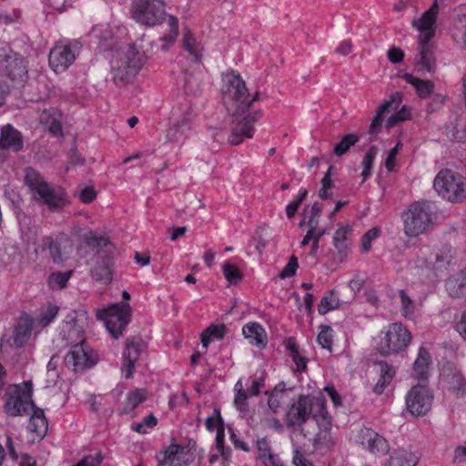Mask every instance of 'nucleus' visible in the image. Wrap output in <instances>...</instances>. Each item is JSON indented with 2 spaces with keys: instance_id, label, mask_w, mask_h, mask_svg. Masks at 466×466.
Returning a JSON list of instances; mask_svg holds the SVG:
<instances>
[{
  "instance_id": "1",
  "label": "nucleus",
  "mask_w": 466,
  "mask_h": 466,
  "mask_svg": "<svg viewBox=\"0 0 466 466\" xmlns=\"http://www.w3.org/2000/svg\"><path fill=\"white\" fill-rule=\"evenodd\" d=\"M310 415L319 428V431L315 437L316 444H330L332 442L331 417L327 410L325 397L322 396V393L314 397L299 396L287 412V423L289 426H301Z\"/></svg>"
},
{
  "instance_id": "2",
  "label": "nucleus",
  "mask_w": 466,
  "mask_h": 466,
  "mask_svg": "<svg viewBox=\"0 0 466 466\" xmlns=\"http://www.w3.org/2000/svg\"><path fill=\"white\" fill-rule=\"evenodd\" d=\"M221 95L224 104L233 109L231 116H252L254 103L259 96L257 92L250 98L245 80L236 70L222 74Z\"/></svg>"
},
{
  "instance_id": "3",
  "label": "nucleus",
  "mask_w": 466,
  "mask_h": 466,
  "mask_svg": "<svg viewBox=\"0 0 466 466\" xmlns=\"http://www.w3.org/2000/svg\"><path fill=\"white\" fill-rule=\"evenodd\" d=\"M147 51L144 46L135 44L127 52L111 62V78L118 87L127 86L133 82L147 60Z\"/></svg>"
},
{
  "instance_id": "4",
  "label": "nucleus",
  "mask_w": 466,
  "mask_h": 466,
  "mask_svg": "<svg viewBox=\"0 0 466 466\" xmlns=\"http://www.w3.org/2000/svg\"><path fill=\"white\" fill-rule=\"evenodd\" d=\"M25 180L35 200L46 205L52 210L66 205V198L64 190L50 187L35 169L25 170Z\"/></svg>"
},
{
  "instance_id": "5",
  "label": "nucleus",
  "mask_w": 466,
  "mask_h": 466,
  "mask_svg": "<svg viewBox=\"0 0 466 466\" xmlns=\"http://www.w3.org/2000/svg\"><path fill=\"white\" fill-rule=\"evenodd\" d=\"M451 257V248L449 247L433 251L431 247L423 246L420 248L416 259L411 262V266L426 271V277L431 281L448 269Z\"/></svg>"
},
{
  "instance_id": "6",
  "label": "nucleus",
  "mask_w": 466,
  "mask_h": 466,
  "mask_svg": "<svg viewBox=\"0 0 466 466\" xmlns=\"http://www.w3.org/2000/svg\"><path fill=\"white\" fill-rule=\"evenodd\" d=\"M404 232L409 237H418L430 230L433 223L432 207L428 201L410 204L402 214Z\"/></svg>"
},
{
  "instance_id": "7",
  "label": "nucleus",
  "mask_w": 466,
  "mask_h": 466,
  "mask_svg": "<svg viewBox=\"0 0 466 466\" xmlns=\"http://www.w3.org/2000/svg\"><path fill=\"white\" fill-rule=\"evenodd\" d=\"M412 339L411 332L401 322H393L384 327L380 334L378 351L385 356L404 351Z\"/></svg>"
},
{
  "instance_id": "8",
  "label": "nucleus",
  "mask_w": 466,
  "mask_h": 466,
  "mask_svg": "<svg viewBox=\"0 0 466 466\" xmlns=\"http://www.w3.org/2000/svg\"><path fill=\"white\" fill-rule=\"evenodd\" d=\"M34 409L32 384L25 381L10 386L6 391L5 411L10 416L28 414Z\"/></svg>"
},
{
  "instance_id": "9",
  "label": "nucleus",
  "mask_w": 466,
  "mask_h": 466,
  "mask_svg": "<svg viewBox=\"0 0 466 466\" xmlns=\"http://www.w3.org/2000/svg\"><path fill=\"white\" fill-rule=\"evenodd\" d=\"M4 72L7 78L13 83L14 87H23V96L25 99L31 101H38L43 98L42 95L38 92L34 94L32 96L26 97V92H29V87L32 83L25 85L27 79V66L24 57L17 53L11 51L5 56L4 61Z\"/></svg>"
},
{
  "instance_id": "10",
  "label": "nucleus",
  "mask_w": 466,
  "mask_h": 466,
  "mask_svg": "<svg viewBox=\"0 0 466 466\" xmlns=\"http://www.w3.org/2000/svg\"><path fill=\"white\" fill-rule=\"evenodd\" d=\"M89 325L87 312L83 309L69 312L64 319L59 336L66 345L84 343L86 330Z\"/></svg>"
},
{
  "instance_id": "11",
  "label": "nucleus",
  "mask_w": 466,
  "mask_h": 466,
  "mask_svg": "<svg viewBox=\"0 0 466 466\" xmlns=\"http://www.w3.org/2000/svg\"><path fill=\"white\" fill-rule=\"evenodd\" d=\"M35 251L37 255L48 251L53 262L60 264L69 258L74 251V244L66 234L59 233L56 236L42 237Z\"/></svg>"
},
{
  "instance_id": "12",
  "label": "nucleus",
  "mask_w": 466,
  "mask_h": 466,
  "mask_svg": "<svg viewBox=\"0 0 466 466\" xmlns=\"http://www.w3.org/2000/svg\"><path fill=\"white\" fill-rule=\"evenodd\" d=\"M131 15L141 25H159L166 16L165 3L163 0H134Z\"/></svg>"
},
{
  "instance_id": "13",
  "label": "nucleus",
  "mask_w": 466,
  "mask_h": 466,
  "mask_svg": "<svg viewBox=\"0 0 466 466\" xmlns=\"http://www.w3.org/2000/svg\"><path fill=\"white\" fill-rule=\"evenodd\" d=\"M130 316L131 309L127 303L113 304L96 312V317L104 321L106 329L115 339L122 335L130 320Z\"/></svg>"
},
{
  "instance_id": "14",
  "label": "nucleus",
  "mask_w": 466,
  "mask_h": 466,
  "mask_svg": "<svg viewBox=\"0 0 466 466\" xmlns=\"http://www.w3.org/2000/svg\"><path fill=\"white\" fill-rule=\"evenodd\" d=\"M433 187L439 196L449 201H456L465 196L466 183L463 177L451 170L440 171Z\"/></svg>"
},
{
  "instance_id": "15",
  "label": "nucleus",
  "mask_w": 466,
  "mask_h": 466,
  "mask_svg": "<svg viewBox=\"0 0 466 466\" xmlns=\"http://www.w3.org/2000/svg\"><path fill=\"white\" fill-rule=\"evenodd\" d=\"M205 425L209 431H216V449L209 457V462L213 464L219 461L221 466H228L231 451L224 446L225 428L220 411L214 410L212 415L206 419Z\"/></svg>"
},
{
  "instance_id": "16",
  "label": "nucleus",
  "mask_w": 466,
  "mask_h": 466,
  "mask_svg": "<svg viewBox=\"0 0 466 466\" xmlns=\"http://www.w3.org/2000/svg\"><path fill=\"white\" fill-rule=\"evenodd\" d=\"M80 50L77 41L57 43L49 53L48 63L56 74L65 72L76 60Z\"/></svg>"
},
{
  "instance_id": "17",
  "label": "nucleus",
  "mask_w": 466,
  "mask_h": 466,
  "mask_svg": "<svg viewBox=\"0 0 466 466\" xmlns=\"http://www.w3.org/2000/svg\"><path fill=\"white\" fill-rule=\"evenodd\" d=\"M433 394L427 384L412 387L406 395L407 410L413 416H424L431 409Z\"/></svg>"
},
{
  "instance_id": "18",
  "label": "nucleus",
  "mask_w": 466,
  "mask_h": 466,
  "mask_svg": "<svg viewBox=\"0 0 466 466\" xmlns=\"http://www.w3.org/2000/svg\"><path fill=\"white\" fill-rule=\"evenodd\" d=\"M354 441L370 453L380 457L390 451L389 441L370 428H362L354 436Z\"/></svg>"
},
{
  "instance_id": "19",
  "label": "nucleus",
  "mask_w": 466,
  "mask_h": 466,
  "mask_svg": "<svg viewBox=\"0 0 466 466\" xmlns=\"http://www.w3.org/2000/svg\"><path fill=\"white\" fill-rule=\"evenodd\" d=\"M157 466H187L193 456L187 446L172 442L157 453Z\"/></svg>"
},
{
  "instance_id": "20",
  "label": "nucleus",
  "mask_w": 466,
  "mask_h": 466,
  "mask_svg": "<svg viewBox=\"0 0 466 466\" xmlns=\"http://www.w3.org/2000/svg\"><path fill=\"white\" fill-rule=\"evenodd\" d=\"M438 15L439 5L438 1L435 0L420 17L411 22L412 27L420 32V41H431L434 37Z\"/></svg>"
},
{
  "instance_id": "21",
  "label": "nucleus",
  "mask_w": 466,
  "mask_h": 466,
  "mask_svg": "<svg viewBox=\"0 0 466 466\" xmlns=\"http://www.w3.org/2000/svg\"><path fill=\"white\" fill-rule=\"evenodd\" d=\"M432 370V357L430 350L423 344L420 345L411 368V377L419 381V384H427Z\"/></svg>"
},
{
  "instance_id": "22",
  "label": "nucleus",
  "mask_w": 466,
  "mask_h": 466,
  "mask_svg": "<svg viewBox=\"0 0 466 466\" xmlns=\"http://www.w3.org/2000/svg\"><path fill=\"white\" fill-rule=\"evenodd\" d=\"M71 349L66 356L65 362L75 371L89 368L94 364L88 346L84 343L70 345Z\"/></svg>"
},
{
  "instance_id": "23",
  "label": "nucleus",
  "mask_w": 466,
  "mask_h": 466,
  "mask_svg": "<svg viewBox=\"0 0 466 466\" xmlns=\"http://www.w3.org/2000/svg\"><path fill=\"white\" fill-rule=\"evenodd\" d=\"M254 133V118H236L233 122L228 142L231 145H239L245 138H249Z\"/></svg>"
},
{
  "instance_id": "24",
  "label": "nucleus",
  "mask_w": 466,
  "mask_h": 466,
  "mask_svg": "<svg viewBox=\"0 0 466 466\" xmlns=\"http://www.w3.org/2000/svg\"><path fill=\"white\" fill-rule=\"evenodd\" d=\"M35 326L34 319L29 315L20 316L14 330V343L16 347H23L27 343L31 337L32 330Z\"/></svg>"
},
{
  "instance_id": "25",
  "label": "nucleus",
  "mask_w": 466,
  "mask_h": 466,
  "mask_svg": "<svg viewBox=\"0 0 466 466\" xmlns=\"http://www.w3.org/2000/svg\"><path fill=\"white\" fill-rule=\"evenodd\" d=\"M418 462L419 457L414 452L399 448L390 453L383 466H416Z\"/></svg>"
},
{
  "instance_id": "26",
  "label": "nucleus",
  "mask_w": 466,
  "mask_h": 466,
  "mask_svg": "<svg viewBox=\"0 0 466 466\" xmlns=\"http://www.w3.org/2000/svg\"><path fill=\"white\" fill-rule=\"evenodd\" d=\"M420 70L432 73L436 68L434 47L431 41H420V53L417 60Z\"/></svg>"
},
{
  "instance_id": "27",
  "label": "nucleus",
  "mask_w": 466,
  "mask_h": 466,
  "mask_svg": "<svg viewBox=\"0 0 466 466\" xmlns=\"http://www.w3.org/2000/svg\"><path fill=\"white\" fill-rule=\"evenodd\" d=\"M141 352L140 344L137 342H127V348L123 353V375L128 379L133 374L135 363L138 360Z\"/></svg>"
},
{
  "instance_id": "28",
  "label": "nucleus",
  "mask_w": 466,
  "mask_h": 466,
  "mask_svg": "<svg viewBox=\"0 0 466 466\" xmlns=\"http://www.w3.org/2000/svg\"><path fill=\"white\" fill-rule=\"evenodd\" d=\"M242 334L252 345L264 348L267 345V333L264 328L256 322L248 323L242 328Z\"/></svg>"
},
{
  "instance_id": "29",
  "label": "nucleus",
  "mask_w": 466,
  "mask_h": 466,
  "mask_svg": "<svg viewBox=\"0 0 466 466\" xmlns=\"http://www.w3.org/2000/svg\"><path fill=\"white\" fill-rule=\"evenodd\" d=\"M401 101L402 96L400 92L390 95L389 99L380 105L374 116H384L387 114H391L390 116H400L398 113L405 111L406 107L405 106L400 107Z\"/></svg>"
},
{
  "instance_id": "30",
  "label": "nucleus",
  "mask_w": 466,
  "mask_h": 466,
  "mask_svg": "<svg viewBox=\"0 0 466 466\" xmlns=\"http://www.w3.org/2000/svg\"><path fill=\"white\" fill-rule=\"evenodd\" d=\"M167 24V32L159 37L158 41L161 46L158 48L166 51L177 40L178 35V20L173 15H167L164 18Z\"/></svg>"
},
{
  "instance_id": "31",
  "label": "nucleus",
  "mask_w": 466,
  "mask_h": 466,
  "mask_svg": "<svg viewBox=\"0 0 466 466\" xmlns=\"http://www.w3.org/2000/svg\"><path fill=\"white\" fill-rule=\"evenodd\" d=\"M22 147L23 141L17 130L13 128L10 125H6L1 129L0 147L18 151Z\"/></svg>"
},
{
  "instance_id": "32",
  "label": "nucleus",
  "mask_w": 466,
  "mask_h": 466,
  "mask_svg": "<svg viewBox=\"0 0 466 466\" xmlns=\"http://www.w3.org/2000/svg\"><path fill=\"white\" fill-rule=\"evenodd\" d=\"M445 287L448 294L452 298L466 296V269L450 277Z\"/></svg>"
},
{
  "instance_id": "33",
  "label": "nucleus",
  "mask_w": 466,
  "mask_h": 466,
  "mask_svg": "<svg viewBox=\"0 0 466 466\" xmlns=\"http://www.w3.org/2000/svg\"><path fill=\"white\" fill-rule=\"evenodd\" d=\"M89 36L91 38L96 39V49H97L98 51L102 52L110 48L112 32L108 29V25H99L94 26L89 33Z\"/></svg>"
},
{
  "instance_id": "34",
  "label": "nucleus",
  "mask_w": 466,
  "mask_h": 466,
  "mask_svg": "<svg viewBox=\"0 0 466 466\" xmlns=\"http://www.w3.org/2000/svg\"><path fill=\"white\" fill-rule=\"evenodd\" d=\"M379 368L380 378L375 384L373 390L377 394H381L391 382L396 371L395 369L387 362L379 363Z\"/></svg>"
},
{
  "instance_id": "35",
  "label": "nucleus",
  "mask_w": 466,
  "mask_h": 466,
  "mask_svg": "<svg viewBox=\"0 0 466 466\" xmlns=\"http://www.w3.org/2000/svg\"><path fill=\"white\" fill-rule=\"evenodd\" d=\"M403 78L415 88L420 98L428 97L434 91V84L430 80L420 79L411 74L403 75Z\"/></svg>"
},
{
  "instance_id": "36",
  "label": "nucleus",
  "mask_w": 466,
  "mask_h": 466,
  "mask_svg": "<svg viewBox=\"0 0 466 466\" xmlns=\"http://www.w3.org/2000/svg\"><path fill=\"white\" fill-rule=\"evenodd\" d=\"M29 423L28 430L36 434V437L43 438L47 431V421L45 418L44 411L34 407Z\"/></svg>"
},
{
  "instance_id": "37",
  "label": "nucleus",
  "mask_w": 466,
  "mask_h": 466,
  "mask_svg": "<svg viewBox=\"0 0 466 466\" xmlns=\"http://www.w3.org/2000/svg\"><path fill=\"white\" fill-rule=\"evenodd\" d=\"M451 35L456 44L466 49V5L458 14Z\"/></svg>"
},
{
  "instance_id": "38",
  "label": "nucleus",
  "mask_w": 466,
  "mask_h": 466,
  "mask_svg": "<svg viewBox=\"0 0 466 466\" xmlns=\"http://www.w3.org/2000/svg\"><path fill=\"white\" fill-rule=\"evenodd\" d=\"M182 41L184 49L189 54L191 60L198 62L201 57L202 46L188 29L184 30Z\"/></svg>"
},
{
  "instance_id": "39",
  "label": "nucleus",
  "mask_w": 466,
  "mask_h": 466,
  "mask_svg": "<svg viewBox=\"0 0 466 466\" xmlns=\"http://www.w3.org/2000/svg\"><path fill=\"white\" fill-rule=\"evenodd\" d=\"M289 400V392L283 383L277 385L270 392L268 400V408L274 412H278L282 404Z\"/></svg>"
},
{
  "instance_id": "40",
  "label": "nucleus",
  "mask_w": 466,
  "mask_h": 466,
  "mask_svg": "<svg viewBox=\"0 0 466 466\" xmlns=\"http://www.w3.org/2000/svg\"><path fill=\"white\" fill-rule=\"evenodd\" d=\"M400 312L405 319H411L415 317L418 309L417 302L410 297L406 290L399 292Z\"/></svg>"
},
{
  "instance_id": "41",
  "label": "nucleus",
  "mask_w": 466,
  "mask_h": 466,
  "mask_svg": "<svg viewBox=\"0 0 466 466\" xmlns=\"http://www.w3.org/2000/svg\"><path fill=\"white\" fill-rule=\"evenodd\" d=\"M72 275V270L52 272L47 278V286L53 290L63 289L66 287Z\"/></svg>"
},
{
  "instance_id": "42",
  "label": "nucleus",
  "mask_w": 466,
  "mask_h": 466,
  "mask_svg": "<svg viewBox=\"0 0 466 466\" xmlns=\"http://www.w3.org/2000/svg\"><path fill=\"white\" fill-rule=\"evenodd\" d=\"M340 299L337 291L329 290L321 299L318 310L320 315H325L328 312L338 309L340 306Z\"/></svg>"
},
{
  "instance_id": "43",
  "label": "nucleus",
  "mask_w": 466,
  "mask_h": 466,
  "mask_svg": "<svg viewBox=\"0 0 466 466\" xmlns=\"http://www.w3.org/2000/svg\"><path fill=\"white\" fill-rule=\"evenodd\" d=\"M59 311V308L52 303H48L45 305L38 314V316L34 319L35 326L46 327L54 321L57 313Z\"/></svg>"
},
{
  "instance_id": "44",
  "label": "nucleus",
  "mask_w": 466,
  "mask_h": 466,
  "mask_svg": "<svg viewBox=\"0 0 466 466\" xmlns=\"http://www.w3.org/2000/svg\"><path fill=\"white\" fill-rule=\"evenodd\" d=\"M351 231L352 228L350 225L341 226L336 230L333 237V245L339 253H343L348 249L350 246L348 237Z\"/></svg>"
},
{
  "instance_id": "45",
  "label": "nucleus",
  "mask_w": 466,
  "mask_h": 466,
  "mask_svg": "<svg viewBox=\"0 0 466 466\" xmlns=\"http://www.w3.org/2000/svg\"><path fill=\"white\" fill-rule=\"evenodd\" d=\"M92 277L102 283L108 284L112 280L111 263L108 258L103 259L92 270Z\"/></svg>"
},
{
  "instance_id": "46",
  "label": "nucleus",
  "mask_w": 466,
  "mask_h": 466,
  "mask_svg": "<svg viewBox=\"0 0 466 466\" xmlns=\"http://www.w3.org/2000/svg\"><path fill=\"white\" fill-rule=\"evenodd\" d=\"M222 271L225 279L230 285H237L243 278L240 269L231 261H225L222 264Z\"/></svg>"
},
{
  "instance_id": "47",
  "label": "nucleus",
  "mask_w": 466,
  "mask_h": 466,
  "mask_svg": "<svg viewBox=\"0 0 466 466\" xmlns=\"http://www.w3.org/2000/svg\"><path fill=\"white\" fill-rule=\"evenodd\" d=\"M147 391L145 390L137 389L130 391L127 397V402L124 407V411L129 413L141 402L147 399Z\"/></svg>"
},
{
  "instance_id": "48",
  "label": "nucleus",
  "mask_w": 466,
  "mask_h": 466,
  "mask_svg": "<svg viewBox=\"0 0 466 466\" xmlns=\"http://www.w3.org/2000/svg\"><path fill=\"white\" fill-rule=\"evenodd\" d=\"M448 389L459 396L466 394V380L461 373L455 372L448 379Z\"/></svg>"
},
{
  "instance_id": "49",
  "label": "nucleus",
  "mask_w": 466,
  "mask_h": 466,
  "mask_svg": "<svg viewBox=\"0 0 466 466\" xmlns=\"http://www.w3.org/2000/svg\"><path fill=\"white\" fill-rule=\"evenodd\" d=\"M378 155V148L375 146L370 147L361 162V177L365 181L370 176V170L373 166L374 160Z\"/></svg>"
},
{
  "instance_id": "50",
  "label": "nucleus",
  "mask_w": 466,
  "mask_h": 466,
  "mask_svg": "<svg viewBox=\"0 0 466 466\" xmlns=\"http://www.w3.org/2000/svg\"><path fill=\"white\" fill-rule=\"evenodd\" d=\"M465 118H455L451 122L452 128L448 130V136L458 141L466 139V121Z\"/></svg>"
},
{
  "instance_id": "51",
  "label": "nucleus",
  "mask_w": 466,
  "mask_h": 466,
  "mask_svg": "<svg viewBox=\"0 0 466 466\" xmlns=\"http://www.w3.org/2000/svg\"><path fill=\"white\" fill-rule=\"evenodd\" d=\"M359 140V137L355 134H348L344 136L341 140L335 145L334 154L338 157L344 155L353 145Z\"/></svg>"
},
{
  "instance_id": "52",
  "label": "nucleus",
  "mask_w": 466,
  "mask_h": 466,
  "mask_svg": "<svg viewBox=\"0 0 466 466\" xmlns=\"http://www.w3.org/2000/svg\"><path fill=\"white\" fill-rule=\"evenodd\" d=\"M234 390L236 391L235 398H234V404L236 408L240 410L244 411L247 410V400L248 392H246L243 389V385L240 380L237 381V383L234 386Z\"/></svg>"
},
{
  "instance_id": "53",
  "label": "nucleus",
  "mask_w": 466,
  "mask_h": 466,
  "mask_svg": "<svg viewBox=\"0 0 466 466\" xmlns=\"http://www.w3.org/2000/svg\"><path fill=\"white\" fill-rule=\"evenodd\" d=\"M184 89L187 95L196 96L200 90V83L198 77L194 74L184 75Z\"/></svg>"
},
{
  "instance_id": "54",
  "label": "nucleus",
  "mask_w": 466,
  "mask_h": 466,
  "mask_svg": "<svg viewBox=\"0 0 466 466\" xmlns=\"http://www.w3.org/2000/svg\"><path fill=\"white\" fill-rule=\"evenodd\" d=\"M333 338V329L329 326H321L320 330L317 337L318 343L329 350H331V343Z\"/></svg>"
},
{
  "instance_id": "55",
  "label": "nucleus",
  "mask_w": 466,
  "mask_h": 466,
  "mask_svg": "<svg viewBox=\"0 0 466 466\" xmlns=\"http://www.w3.org/2000/svg\"><path fill=\"white\" fill-rule=\"evenodd\" d=\"M157 418L153 414H149L144 418L141 422H137L132 425V430L141 434H147L148 430L154 428L157 425Z\"/></svg>"
},
{
  "instance_id": "56",
  "label": "nucleus",
  "mask_w": 466,
  "mask_h": 466,
  "mask_svg": "<svg viewBox=\"0 0 466 466\" xmlns=\"http://www.w3.org/2000/svg\"><path fill=\"white\" fill-rule=\"evenodd\" d=\"M380 229L378 227L368 230L361 238V250L363 252H368L371 248L372 241L377 239L380 237Z\"/></svg>"
},
{
  "instance_id": "57",
  "label": "nucleus",
  "mask_w": 466,
  "mask_h": 466,
  "mask_svg": "<svg viewBox=\"0 0 466 466\" xmlns=\"http://www.w3.org/2000/svg\"><path fill=\"white\" fill-rule=\"evenodd\" d=\"M84 240L90 247H106L108 239L104 236H99L93 231L86 232L84 236Z\"/></svg>"
},
{
  "instance_id": "58",
  "label": "nucleus",
  "mask_w": 466,
  "mask_h": 466,
  "mask_svg": "<svg viewBox=\"0 0 466 466\" xmlns=\"http://www.w3.org/2000/svg\"><path fill=\"white\" fill-rule=\"evenodd\" d=\"M213 337L221 338L222 330L218 326H210L201 336V343L204 348H208Z\"/></svg>"
},
{
  "instance_id": "59",
  "label": "nucleus",
  "mask_w": 466,
  "mask_h": 466,
  "mask_svg": "<svg viewBox=\"0 0 466 466\" xmlns=\"http://www.w3.org/2000/svg\"><path fill=\"white\" fill-rule=\"evenodd\" d=\"M298 268H299L298 259L295 256H292L289 258L288 264L284 267V268L279 273V279H285L293 277L296 274Z\"/></svg>"
},
{
  "instance_id": "60",
  "label": "nucleus",
  "mask_w": 466,
  "mask_h": 466,
  "mask_svg": "<svg viewBox=\"0 0 466 466\" xmlns=\"http://www.w3.org/2000/svg\"><path fill=\"white\" fill-rule=\"evenodd\" d=\"M293 362L296 365V369L298 371H302L306 369V360L299 353L297 347L294 344L289 343L288 346Z\"/></svg>"
},
{
  "instance_id": "61",
  "label": "nucleus",
  "mask_w": 466,
  "mask_h": 466,
  "mask_svg": "<svg viewBox=\"0 0 466 466\" xmlns=\"http://www.w3.org/2000/svg\"><path fill=\"white\" fill-rule=\"evenodd\" d=\"M320 214V208L318 204H314L309 208L305 210V220H307V224L309 227L317 228L318 221L316 218H318Z\"/></svg>"
},
{
  "instance_id": "62",
  "label": "nucleus",
  "mask_w": 466,
  "mask_h": 466,
  "mask_svg": "<svg viewBox=\"0 0 466 466\" xmlns=\"http://www.w3.org/2000/svg\"><path fill=\"white\" fill-rule=\"evenodd\" d=\"M455 330L466 340V309L456 317Z\"/></svg>"
},
{
  "instance_id": "63",
  "label": "nucleus",
  "mask_w": 466,
  "mask_h": 466,
  "mask_svg": "<svg viewBox=\"0 0 466 466\" xmlns=\"http://www.w3.org/2000/svg\"><path fill=\"white\" fill-rule=\"evenodd\" d=\"M320 393H322L323 397H324V393H326L330 398V400L335 407H339L341 405L342 400L333 386L325 387Z\"/></svg>"
},
{
  "instance_id": "64",
  "label": "nucleus",
  "mask_w": 466,
  "mask_h": 466,
  "mask_svg": "<svg viewBox=\"0 0 466 466\" xmlns=\"http://www.w3.org/2000/svg\"><path fill=\"white\" fill-rule=\"evenodd\" d=\"M401 144L398 143L388 154V157L385 160V167L389 171H392L395 167V159L401 147Z\"/></svg>"
}]
</instances>
